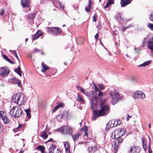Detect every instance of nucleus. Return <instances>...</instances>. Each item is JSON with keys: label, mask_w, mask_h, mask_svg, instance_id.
<instances>
[{"label": "nucleus", "mask_w": 153, "mask_h": 153, "mask_svg": "<svg viewBox=\"0 0 153 153\" xmlns=\"http://www.w3.org/2000/svg\"><path fill=\"white\" fill-rule=\"evenodd\" d=\"M101 109L99 111L94 110L93 111V115L94 116L92 120H96L98 117L107 115L109 112V108L108 105H105L103 107H100Z\"/></svg>", "instance_id": "nucleus-1"}, {"label": "nucleus", "mask_w": 153, "mask_h": 153, "mask_svg": "<svg viewBox=\"0 0 153 153\" xmlns=\"http://www.w3.org/2000/svg\"><path fill=\"white\" fill-rule=\"evenodd\" d=\"M16 106H13L10 111V114L12 117L16 118L19 117L21 115L23 116L25 115L24 113H22V111L21 108L17 107V109L16 110Z\"/></svg>", "instance_id": "nucleus-2"}, {"label": "nucleus", "mask_w": 153, "mask_h": 153, "mask_svg": "<svg viewBox=\"0 0 153 153\" xmlns=\"http://www.w3.org/2000/svg\"><path fill=\"white\" fill-rule=\"evenodd\" d=\"M116 139L117 143L116 141H113L112 143V147L114 148L115 152H116L119 147L120 143H121L123 140V138L121 136H118Z\"/></svg>", "instance_id": "nucleus-3"}, {"label": "nucleus", "mask_w": 153, "mask_h": 153, "mask_svg": "<svg viewBox=\"0 0 153 153\" xmlns=\"http://www.w3.org/2000/svg\"><path fill=\"white\" fill-rule=\"evenodd\" d=\"M48 31L49 32H52L53 35H56L62 32V30L60 28L57 27H48Z\"/></svg>", "instance_id": "nucleus-4"}, {"label": "nucleus", "mask_w": 153, "mask_h": 153, "mask_svg": "<svg viewBox=\"0 0 153 153\" xmlns=\"http://www.w3.org/2000/svg\"><path fill=\"white\" fill-rule=\"evenodd\" d=\"M59 129L62 132H65L69 134H71L72 133V129L67 126H62Z\"/></svg>", "instance_id": "nucleus-5"}, {"label": "nucleus", "mask_w": 153, "mask_h": 153, "mask_svg": "<svg viewBox=\"0 0 153 153\" xmlns=\"http://www.w3.org/2000/svg\"><path fill=\"white\" fill-rule=\"evenodd\" d=\"M10 72V71L5 67H1L0 68V75L1 76H7Z\"/></svg>", "instance_id": "nucleus-6"}, {"label": "nucleus", "mask_w": 153, "mask_h": 153, "mask_svg": "<svg viewBox=\"0 0 153 153\" xmlns=\"http://www.w3.org/2000/svg\"><path fill=\"white\" fill-rule=\"evenodd\" d=\"M0 117L3 121L4 123L5 124H7L9 123L10 120L6 116V113L2 111H0Z\"/></svg>", "instance_id": "nucleus-7"}, {"label": "nucleus", "mask_w": 153, "mask_h": 153, "mask_svg": "<svg viewBox=\"0 0 153 153\" xmlns=\"http://www.w3.org/2000/svg\"><path fill=\"white\" fill-rule=\"evenodd\" d=\"M21 95L20 94H16L14 95L12 97L11 100L12 102L18 104L19 101L20 100Z\"/></svg>", "instance_id": "nucleus-8"}, {"label": "nucleus", "mask_w": 153, "mask_h": 153, "mask_svg": "<svg viewBox=\"0 0 153 153\" xmlns=\"http://www.w3.org/2000/svg\"><path fill=\"white\" fill-rule=\"evenodd\" d=\"M134 98L138 99H143L145 97V94L142 91H137L134 94Z\"/></svg>", "instance_id": "nucleus-9"}, {"label": "nucleus", "mask_w": 153, "mask_h": 153, "mask_svg": "<svg viewBox=\"0 0 153 153\" xmlns=\"http://www.w3.org/2000/svg\"><path fill=\"white\" fill-rule=\"evenodd\" d=\"M97 97H95L92 99H91V110L93 109L94 110H95V108H97Z\"/></svg>", "instance_id": "nucleus-10"}, {"label": "nucleus", "mask_w": 153, "mask_h": 153, "mask_svg": "<svg viewBox=\"0 0 153 153\" xmlns=\"http://www.w3.org/2000/svg\"><path fill=\"white\" fill-rule=\"evenodd\" d=\"M21 3L24 8L29 7L30 5V0H21Z\"/></svg>", "instance_id": "nucleus-11"}, {"label": "nucleus", "mask_w": 153, "mask_h": 153, "mask_svg": "<svg viewBox=\"0 0 153 153\" xmlns=\"http://www.w3.org/2000/svg\"><path fill=\"white\" fill-rule=\"evenodd\" d=\"M126 132V130L122 128H120L117 130V134L118 136H122Z\"/></svg>", "instance_id": "nucleus-12"}, {"label": "nucleus", "mask_w": 153, "mask_h": 153, "mask_svg": "<svg viewBox=\"0 0 153 153\" xmlns=\"http://www.w3.org/2000/svg\"><path fill=\"white\" fill-rule=\"evenodd\" d=\"M11 82L14 84H17L18 86L21 87L22 84L20 81L18 79L16 78H13L11 80Z\"/></svg>", "instance_id": "nucleus-13"}, {"label": "nucleus", "mask_w": 153, "mask_h": 153, "mask_svg": "<svg viewBox=\"0 0 153 153\" xmlns=\"http://www.w3.org/2000/svg\"><path fill=\"white\" fill-rule=\"evenodd\" d=\"M43 34V33L40 31H37L34 35H33V40L34 41L39 38Z\"/></svg>", "instance_id": "nucleus-14"}, {"label": "nucleus", "mask_w": 153, "mask_h": 153, "mask_svg": "<svg viewBox=\"0 0 153 153\" xmlns=\"http://www.w3.org/2000/svg\"><path fill=\"white\" fill-rule=\"evenodd\" d=\"M131 2L130 0H121L120 4L121 6L124 7L126 5L129 4Z\"/></svg>", "instance_id": "nucleus-15"}, {"label": "nucleus", "mask_w": 153, "mask_h": 153, "mask_svg": "<svg viewBox=\"0 0 153 153\" xmlns=\"http://www.w3.org/2000/svg\"><path fill=\"white\" fill-rule=\"evenodd\" d=\"M93 84L95 87V91H90V92L92 94V95L94 96L97 94V92L99 91L100 90L99 87L98 88L94 83H93Z\"/></svg>", "instance_id": "nucleus-16"}, {"label": "nucleus", "mask_w": 153, "mask_h": 153, "mask_svg": "<svg viewBox=\"0 0 153 153\" xmlns=\"http://www.w3.org/2000/svg\"><path fill=\"white\" fill-rule=\"evenodd\" d=\"M114 123L113 124V126H111V124L112 123V121H110L106 125V127L105 129V131H108L110 128H111V127H113L114 125V123L115 122V121H114Z\"/></svg>", "instance_id": "nucleus-17"}, {"label": "nucleus", "mask_w": 153, "mask_h": 153, "mask_svg": "<svg viewBox=\"0 0 153 153\" xmlns=\"http://www.w3.org/2000/svg\"><path fill=\"white\" fill-rule=\"evenodd\" d=\"M57 149L55 145L52 144L49 149V153H54Z\"/></svg>", "instance_id": "nucleus-18"}, {"label": "nucleus", "mask_w": 153, "mask_h": 153, "mask_svg": "<svg viewBox=\"0 0 153 153\" xmlns=\"http://www.w3.org/2000/svg\"><path fill=\"white\" fill-rule=\"evenodd\" d=\"M64 104L62 102L60 103H58L57 105L54 108L53 112L56 111L58 109L60 108H63L64 107Z\"/></svg>", "instance_id": "nucleus-19"}, {"label": "nucleus", "mask_w": 153, "mask_h": 153, "mask_svg": "<svg viewBox=\"0 0 153 153\" xmlns=\"http://www.w3.org/2000/svg\"><path fill=\"white\" fill-rule=\"evenodd\" d=\"M143 148L144 149L145 151H146L147 149V147L146 145V142L144 137L141 138Z\"/></svg>", "instance_id": "nucleus-20"}, {"label": "nucleus", "mask_w": 153, "mask_h": 153, "mask_svg": "<svg viewBox=\"0 0 153 153\" xmlns=\"http://www.w3.org/2000/svg\"><path fill=\"white\" fill-rule=\"evenodd\" d=\"M45 147L43 146L39 145L37 147L36 149V150H38L41 152V153H47L46 152H45Z\"/></svg>", "instance_id": "nucleus-21"}, {"label": "nucleus", "mask_w": 153, "mask_h": 153, "mask_svg": "<svg viewBox=\"0 0 153 153\" xmlns=\"http://www.w3.org/2000/svg\"><path fill=\"white\" fill-rule=\"evenodd\" d=\"M42 69L41 70V71L42 72H44L46 71L47 70L49 69V67L47 66L43 62L42 63Z\"/></svg>", "instance_id": "nucleus-22"}, {"label": "nucleus", "mask_w": 153, "mask_h": 153, "mask_svg": "<svg viewBox=\"0 0 153 153\" xmlns=\"http://www.w3.org/2000/svg\"><path fill=\"white\" fill-rule=\"evenodd\" d=\"M39 136L41 137L44 139H46L48 136V135L45 130L41 132Z\"/></svg>", "instance_id": "nucleus-23"}, {"label": "nucleus", "mask_w": 153, "mask_h": 153, "mask_svg": "<svg viewBox=\"0 0 153 153\" xmlns=\"http://www.w3.org/2000/svg\"><path fill=\"white\" fill-rule=\"evenodd\" d=\"M14 71L18 74L20 76H22V70L20 68V66L19 65L18 67L16 68L14 70Z\"/></svg>", "instance_id": "nucleus-24"}, {"label": "nucleus", "mask_w": 153, "mask_h": 153, "mask_svg": "<svg viewBox=\"0 0 153 153\" xmlns=\"http://www.w3.org/2000/svg\"><path fill=\"white\" fill-rule=\"evenodd\" d=\"M64 146L65 147L66 152V153L68 152V153L70 152V150L69 149L70 144L68 142H64Z\"/></svg>", "instance_id": "nucleus-25"}, {"label": "nucleus", "mask_w": 153, "mask_h": 153, "mask_svg": "<svg viewBox=\"0 0 153 153\" xmlns=\"http://www.w3.org/2000/svg\"><path fill=\"white\" fill-rule=\"evenodd\" d=\"M114 0H108L106 5L103 8L104 9H105L110 7L112 4H114Z\"/></svg>", "instance_id": "nucleus-26"}, {"label": "nucleus", "mask_w": 153, "mask_h": 153, "mask_svg": "<svg viewBox=\"0 0 153 153\" xmlns=\"http://www.w3.org/2000/svg\"><path fill=\"white\" fill-rule=\"evenodd\" d=\"M151 62L152 61L150 60L144 62L143 63L139 65L138 66L139 67H145L146 66L149 65L150 64H151Z\"/></svg>", "instance_id": "nucleus-27"}, {"label": "nucleus", "mask_w": 153, "mask_h": 153, "mask_svg": "<svg viewBox=\"0 0 153 153\" xmlns=\"http://www.w3.org/2000/svg\"><path fill=\"white\" fill-rule=\"evenodd\" d=\"M25 111L26 113L27 116L29 119H30L31 117L30 110V108L27 109L25 110Z\"/></svg>", "instance_id": "nucleus-28"}, {"label": "nucleus", "mask_w": 153, "mask_h": 153, "mask_svg": "<svg viewBox=\"0 0 153 153\" xmlns=\"http://www.w3.org/2000/svg\"><path fill=\"white\" fill-rule=\"evenodd\" d=\"M147 46L151 50L153 51V41H149L148 43Z\"/></svg>", "instance_id": "nucleus-29"}, {"label": "nucleus", "mask_w": 153, "mask_h": 153, "mask_svg": "<svg viewBox=\"0 0 153 153\" xmlns=\"http://www.w3.org/2000/svg\"><path fill=\"white\" fill-rule=\"evenodd\" d=\"M88 129L87 127L86 126H84L81 129V130L84 131V135H86L87 137L88 136Z\"/></svg>", "instance_id": "nucleus-30"}, {"label": "nucleus", "mask_w": 153, "mask_h": 153, "mask_svg": "<svg viewBox=\"0 0 153 153\" xmlns=\"http://www.w3.org/2000/svg\"><path fill=\"white\" fill-rule=\"evenodd\" d=\"M76 40L77 42H79V44L80 45H81L84 42L85 39L83 37L80 36L77 38Z\"/></svg>", "instance_id": "nucleus-31"}, {"label": "nucleus", "mask_w": 153, "mask_h": 153, "mask_svg": "<svg viewBox=\"0 0 153 153\" xmlns=\"http://www.w3.org/2000/svg\"><path fill=\"white\" fill-rule=\"evenodd\" d=\"M36 14L35 13H29L27 16L28 18L30 19H34Z\"/></svg>", "instance_id": "nucleus-32"}, {"label": "nucleus", "mask_w": 153, "mask_h": 153, "mask_svg": "<svg viewBox=\"0 0 153 153\" xmlns=\"http://www.w3.org/2000/svg\"><path fill=\"white\" fill-rule=\"evenodd\" d=\"M135 146H134L131 147L129 151H128V153H135Z\"/></svg>", "instance_id": "nucleus-33"}, {"label": "nucleus", "mask_w": 153, "mask_h": 153, "mask_svg": "<svg viewBox=\"0 0 153 153\" xmlns=\"http://www.w3.org/2000/svg\"><path fill=\"white\" fill-rule=\"evenodd\" d=\"M80 134L79 133H78L77 134L72 136V138L73 140L74 141H76L77 139L80 136Z\"/></svg>", "instance_id": "nucleus-34"}, {"label": "nucleus", "mask_w": 153, "mask_h": 153, "mask_svg": "<svg viewBox=\"0 0 153 153\" xmlns=\"http://www.w3.org/2000/svg\"><path fill=\"white\" fill-rule=\"evenodd\" d=\"M112 103L113 105H114L115 104H116L118 101V100H117L116 98L112 97Z\"/></svg>", "instance_id": "nucleus-35"}, {"label": "nucleus", "mask_w": 153, "mask_h": 153, "mask_svg": "<svg viewBox=\"0 0 153 153\" xmlns=\"http://www.w3.org/2000/svg\"><path fill=\"white\" fill-rule=\"evenodd\" d=\"M83 94H84L86 96H91L92 97L93 96L92 95V94L90 92H89L87 91H86L84 90V92H82Z\"/></svg>", "instance_id": "nucleus-36"}, {"label": "nucleus", "mask_w": 153, "mask_h": 153, "mask_svg": "<svg viewBox=\"0 0 153 153\" xmlns=\"http://www.w3.org/2000/svg\"><path fill=\"white\" fill-rule=\"evenodd\" d=\"M135 153H139L141 150V148L140 146H135Z\"/></svg>", "instance_id": "nucleus-37"}, {"label": "nucleus", "mask_w": 153, "mask_h": 153, "mask_svg": "<svg viewBox=\"0 0 153 153\" xmlns=\"http://www.w3.org/2000/svg\"><path fill=\"white\" fill-rule=\"evenodd\" d=\"M147 26L151 30L153 31V24L149 23L148 24Z\"/></svg>", "instance_id": "nucleus-38"}, {"label": "nucleus", "mask_w": 153, "mask_h": 153, "mask_svg": "<svg viewBox=\"0 0 153 153\" xmlns=\"http://www.w3.org/2000/svg\"><path fill=\"white\" fill-rule=\"evenodd\" d=\"M114 98H116L117 100H119L120 98V96L119 93L116 92L115 94Z\"/></svg>", "instance_id": "nucleus-39"}, {"label": "nucleus", "mask_w": 153, "mask_h": 153, "mask_svg": "<svg viewBox=\"0 0 153 153\" xmlns=\"http://www.w3.org/2000/svg\"><path fill=\"white\" fill-rule=\"evenodd\" d=\"M131 26V25H129L126 27H122V30L123 31V32H124L127 28H129Z\"/></svg>", "instance_id": "nucleus-40"}, {"label": "nucleus", "mask_w": 153, "mask_h": 153, "mask_svg": "<svg viewBox=\"0 0 153 153\" xmlns=\"http://www.w3.org/2000/svg\"><path fill=\"white\" fill-rule=\"evenodd\" d=\"M99 88L100 89V90H103L105 88V87L102 84H98Z\"/></svg>", "instance_id": "nucleus-41"}, {"label": "nucleus", "mask_w": 153, "mask_h": 153, "mask_svg": "<svg viewBox=\"0 0 153 153\" xmlns=\"http://www.w3.org/2000/svg\"><path fill=\"white\" fill-rule=\"evenodd\" d=\"M13 53L14 54L15 56L17 59L18 60L19 62H20V60L18 56L17 55L16 52L15 50H13Z\"/></svg>", "instance_id": "nucleus-42"}, {"label": "nucleus", "mask_w": 153, "mask_h": 153, "mask_svg": "<svg viewBox=\"0 0 153 153\" xmlns=\"http://www.w3.org/2000/svg\"><path fill=\"white\" fill-rule=\"evenodd\" d=\"M97 13H96L93 17V21L94 22H95L97 20Z\"/></svg>", "instance_id": "nucleus-43"}, {"label": "nucleus", "mask_w": 153, "mask_h": 153, "mask_svg": "<svg viewBox=\"0 0 153 153\" xmlns=\"http://www.w3.org/2000/svg\"><path fill=\"white\" fill-rule=\"evenodd\" d=\"M77 98V100L78 101L83 102L84 101L82 98L80 97L79 94L78 95Z\"/></svg>", "instance_id": "nucleus-44"}, {"label": "nucleus", "mask_w": 153, "mask_h": 153, "mask_svg": "<svg viewBox=\"0 0 153 153\" xmlns=\"http://www.w3.org/2000/svg\"><path fill=\"white\" fill-rule=\"evenodd\" d=\"M65 115H66V117H68V114H67V112L66 111L63 112L62 114L61 115V118H62L63 117L64 118Z\"/></svg>", "instance_id": "nucleus-45"}, {"label": "nucleus", "mask_w": 153, "mask_h": 153, "mask_svg": "<svg viewBox=\"0 0 153 153\" xmlns=\"http://www.w3.org/2000/svg\"><path fill=\"white\" fill-rule=\"evenodd\" d=\"M57 72V70L55 69H53V71L51 72V74L54 75V74L56 73Z\"/></svg>", "instance_id": "nucleus-46"}, {"label": "nucleus", "mask_w": 153, "mask_h": 153, "mask_svg": "<svg viewBox=\"0 0 153 153\" xmlns=\"http://www.w3.org/2000/svg\"><path fill=\"white\" fill-rule=\"evenodd\" d=\"M91 7H88H88H86L85 8V11L86 12H90V9H91Z\"/></svg>", "instance_id": "nucleus-47"}, {"label": "nucleus", "mask_w": 153, "mask_h": 153, "mask_svg": "<svg viewBox=\"0 0 153 153\" xmlns=\"http://www.w3.org/2000/svg\"><path fill=\"white\" fill-rule=\"evenodd\" d=\"M105 100H104L100 104V107H103V106L104 105H104L105 102Z\"/></svg>", "instance_id": "nucleus-48"}, {"label": "nucleus", "mask_w": 153, "mask_h": 153, "mask_svg": "<svg viewBox=\"0 0 153 153\" xmlns=\"http://www.w3.org/2000/svg\"><path fill=\"white\" fill-rule=\"evenodd\" d=\"M149 19L151 21H153V12L151 13L150 14Z\"/></svg>", "instance_id": "nucleus-49"}, {"label": "nucleus", "mask_w": 153, "mask_h": 153, "mask_svg": "<svg viewBox=\"0 0 153 153\" xmlns=\"http://www.w3.org/2000/svg\"><path fill=\"white\" fill-rule=\"evenodd\" d=\"M4 13V10L3 9L0 10V16H2L3 15Z\"/></svg>", "instance_id": "nucleus-50"}, {"label": "nucleus", "mask_w": 153, "mask_h": 153, "mask_svg": "<svg viewBox=\"0 0 153 153\" xmlns=\"http://www.w3.org/2000/svg\"><path fill=\"white\" fill-rule=\"evenodd\" d=\"M91 149H92L93 151L95 152L96 150H97V147L96 146H91Z\"/></svg>", "instance_id": "nucleus-51"}, {"label": "nucleus", "mask_w": 153, "mask_h": 153, "mask_svg": "<svg viewBox=\"0 0 153 153\" xmlns=\"http://www.w3.org/2000/svg\"><path fill=\"white\" fill-rule=\"evenodd\" d=\"M103 93L100 90L98 91V96L100 97H102L103 95Z\"/></svg>", "instance_id": "nucleus-52"}, {"label": "nucleus", "mask_w": 153, "mask_h": 153, "mask_svg": "<svg viewBox=\"0 0 153 153\" xmlns=\"http://www.w3.org/2000/svg\"><path fill=\"white\" fill-rule=\"evenodd\" d=\"M2 56L4 59L6 60L7 61H8L9 60V59L8 57L5 54H3L2 55Z\"/></svg>", "instance_id": "nucleus-53"}, {"label": "nucleus", "mask_w": 153, "mask_h": 153, "mask_svg": "<svg viewBox=\"0 0 153 153\" xmlns=\"http://www.w3.org/2000/svg\"><path fill=\"white\" fill-rule=\"evenodd\" d=\"M94 37L96 40V41H97L99 39V34L98 33H97L96 35L94 36Z\"/></svg>", "instance_id": "nucleus-54"}, {"label": "nucleus", "mask_w": 153, "mask_h": 153, "mask_svg": "<svg viewBox=\"0 0 153 153\" xmlns=\"http://www.w3.org/2000/svg\"><path fill=\"white\" fill-rule=\"evenodd\" d=\"M91 146H89L88 147V151L89 153H91L93 151L92 149H91Z\"/></svg>", "instance_id": "nucleus-55"}, {"label": "nucleus", "mask_w": 153, "mask_h": 153, "mask_svg": "<svg viewBox=\"0 0 153 153\" xmlns=\"http://www.w3.org/2000/svg\"><path fill=\"white\" fill-rule=\"evenodd\" d=\"M7 62H9L10 64H15V62L14 61H11L10 59H9Z\"/></svg>", "instance_id": "nucleus-56"}, {"label": "nucleus", "mask_w": 153, "mask_h": 153, "mask_svg": "<svg viewBox=\"0 0 153 153\" xmlns=\"http://www.w3.org/2000/svg\"><path fill=\"white\" fill-rule=\"evenodd\" d=\"M117 123L116 125V126H117V125H120L121 123V121L120 120H117Z\"/></svg>", "instance_id": "nucleus-57"}, {"label": "nucleus", "mask_w": 153, "mask_h": 153, "mask_svg": "<svg viewBox=\"0 0 153 153\" xmlns=\"http://www.w3.org/2000/svg\"><path fill=\"white\" fill-rule=\"evenodd\" d=\"M48 0H41L40 3L41 4H44Z\"/></svg>", "instance_id": "nucleus-58"}, {"label": "nucleus", "mask_w": 153, "mask_h": 153, "mask_svg": "<svg viewBox=\"0 0 153 153\" xmlns=\"http://www.w3.org/2000/svg\"><path fill=\"white\" fill-rule=\"evenodd\" d=\"M19 129H20V126H19L17 127V128H16L14 129H13V130L15 131V132H16V131L17 130H18Z\"/></svg>", "instance_id": "nucleus-59"}, {"label": "nucleus", "mask_w": 153, "mask_h": 153, "mask_svg": "<svg viewBox=\"0 0 153 153\" xmlns=\"http://www.w3.org/2000/svg\"><path fill=\"white\" fill-rule=\"evenodd\" d=\"M54 153H61V151L59 150L58 148H57L56 150L55 151Z\"/></svg>", "instance_id": "nucleus-60"}, {"label": "nucleus", "mask_w": 153, "mask_h": 153, "mask_svg": "<svg viewBox=\"0 0 153 153\" xmlns=\"http://www.w3.org/2000/svg\"><path fill=\"white\" fill-rule=\"evenodd\" d=\"M59 6L60 8H62V9H63L64 8V6L61 3H60L59 1Z\"/></svg>", "instance_id": "nucleus-61"}, {"label": "nucleus", "mask_w": 153, "mask_h": 153, "mask_svg": "<svg viewBox=\"0 0 153 153\" xmlns=\"http://www.w3.org/2000/svg\"><path fill=\"white\" fill-rule=\"evenodd\" d=\"M53 141V142H56V141L53 140V139L52 138H51L48 141H47L46 142V143H48V142H49L50 141Z\"/></svg>", "instance_id": "nucleus-62"}, {"label": "nucleus", "mask_w": 153, "mask_h": 153, "mask_svg": "<svg viewBox=\"0 0 153 153\" xmlns=\"http://www.w3.org/2000/svg\"><path fill=\"white\" fill-rule=\"evenodd\" d=\"M97 27L98 28V29H100L101 28L102 26L101 25L98 24L97 26Z\"/></svg>", "instance_id": "nucleus-63"}, {"label": "nucleus", "mask_w": 153, "mask_h": 153, "mask_svg": "<svg viewBox=\"0 0 153 153\" xmlns=\"http://www.w3.org/2000/svg\"><path fill=\"white\" fill-rule=\"evenodd\" d=\"M19 126H20V129H22L24 127V125L22 124H20L19 123Z\"/></svg>", "instance_id": "nucleus-64"}]
</instances>
